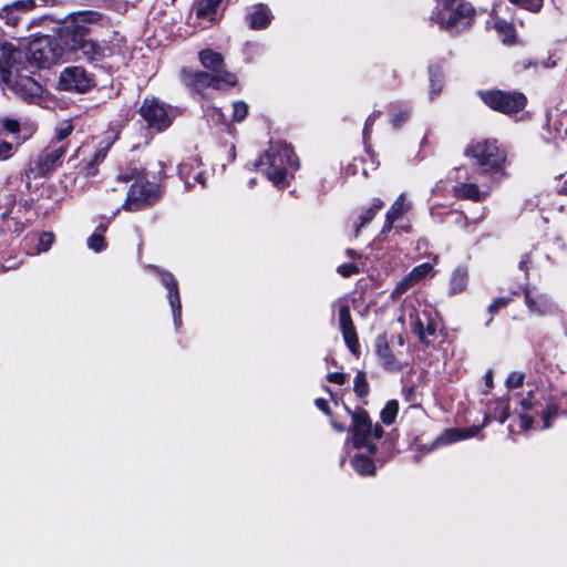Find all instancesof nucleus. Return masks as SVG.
Instances as JSON below:
<instances>
[{
	"mask_svg": "<svg viewBox=\"0 0 567 567\" xmlns=\"http://www.w3.org/2000/svg\"><path fill=\"white\" fill-rule=\"evenodd\" d=\"M558 413V409L556 405H549L546 411L543 413V429L546 430L550 426V420L556 417Z\"/></svg>",
	"mask_w": 567,
	"mask_h": 567,
	"instance_id": "obj_41",
	"label": "nucleus"
},
{
	"mask_svg": "<svg viewBox=\"0 0 567 567\" xmlns=\"http://www.w3.org/2000/svg\"><path fill=\"white\" fill-rule=\"evenodd\" d=\"M491 380H492L491 374H487V375H486V383H487V384H489Z\"/></svg>",
	"mask_w": 567,
	"mask_h": 567,
	"instance_id": "obj_60",
	"label": "nucleus"
},
{
	"mask_svg": "<svg viewBox=\"0 0 567 567\" xmlns=\"http://www.w3.org/2000/svg\"><path fill=\"white\" fill-rule=\"evenodd\" d=\"M509 416V413H508V405L507 403L505 402H501V412L498 415L495 414V417H497V420L501 422V423H504Z\"/></svg>",
	"mask_w": 567,
	"mask_h": 567,
	"instance_id": "obj_47",
	"label": "nucleus"
},
{
	"mask_svg": "<svg viewBox=\"0 0 567 567\" xmlns=\"http://www.w3.org/2000/svg\"><path fill=\"white\" fill-rule=\"evenodd\" d=\"M59 85L65 91L86 92L94 85V80L83 68H66L60 75Z\"/></svg>",
	"mask_w": 567,
	"mask_h": 567,
	"instance_id": "obj_11",
	"label": "nucleus"
},
{
	"mask_svg": "<svg viewBox=\"0 0 567 567\" xmlns=\"http://www.w3.org/2000/svg\"><path fill=\"white\" fill-rule=\"evenodd\" d=\"M329 382L336 383V384H343L346 382V375L340 372H332L329 373L327 377Z\"/></svg>",
	"mask_w": 567,
	"mask_h": 567,
	"instance_id": "obj_46",
	"label": "nucleus"
},
{
	"mask_svg": "<svg viewBox=\"0 0 567 567\" xmlns=\"http://www.w3.org/2000/svg\"><path fill=\"white\" fill-rule=\"evenodd\" d=\"M115 184L111 188L112 192L126 193L121 206L124 210L148 209L162 195L161 187L150 182L146 171L136 164H130L121 168L115 177Z\"/></svg>",
	"mask_w": 567,
	"mask_h": 567,
	"instance_id": "obj_3",
	"label": "nucleus"
},
{
	"mask_svg": "<svg viewBox=\"0 0 567 567\" xmlns=\"http://www.w3.org/2000/svg\"><path fill=\"white\" fill-rule=\"evenodd\" d=\"M354 471L360 475H373L375 467L370 457L364 455H355L351 460Z\"/></svg>",
	"mask_w": 567,
	"mask_h": 567,
	"instance_id": "obj_28",
	"label": "nucleus"
},
{
	"mask_svg": "<svg viewBox=\"0 0 567 567\" xmlns=\"http://www.w3.org/2000/svg\"><path fill=\"white\" fill-rule=\"evenodd\" d=\"M54 241V235L52 233H43L39 238V251H47Z\"/></svg>",
	"mask_w": 567,
	"mask_h": 567,
	"instance_id": "obj_39",
	"label": "nucleus"
},
{
	"mask_svg": "<svg viewBox=\"0 0 567 567\" xmlns=\"http://www.w3.org/2000/svg\"><path fill=\"white\" fill-rule=\"evenodd\" d=\"M402 215H398V214H394V215H386V218H385V224L383 226V231L385 230H389L392 226L393 223H395L399 217H401Z\"/></svg>",
	"mask_w": 567,
	"mask_h": 567,
	"instance_id": "obj_50",
	"label": "nucleus"
},
{
	"mask_svg": "<svg viewBox=\"0 0 567 567\" xmlns=\"http://www.w3.org/2000/svg\"><path fill=\"white\" fill-rule=\"evenodd\" d=\"M433 260H434V262H437V261H439V256H437V255H435V256L433 257Z\"/></svg>",
	"mask_w": 567,
	"mask_h": 567,
	"instance_id": "obj_63",
	"label": "nucleus"
},
{
	"mask_svg": "<svg viewBox=\"0 0 567 567\" xmlns=\"http://www.w3.org/2000/svg\"><path fill=\"white\" fill-rule=\"evenodd\" d=\"M12 154V144L0 140V159H6Z\"/></svg>",
	"mask_w": 567,
	"mask_h": 567,
	"instance_id": "obj_44",
	"label": "nucleus"
},
{
	"mask_svg": "<svg viewBox=\"0 0 567 567\" xmlns=\"http://www.w3.org/2000/svg\"><path fill=\"white\" fill-rule=\"evenodd\" d=\"M150 269L157 271L161 281L164 287L168 290V302L172 308L174 324L179 327L182 323L181 319V299L178 293L177 282L171 272L158 270L155 266H148Z\"/></svg>",
	"mask_w": 567,
	"mask_h": 567,
	"instance_id": "obj_13",
	"label": "nucleus"
},
{
	"mask_svg": "<svg viewBox=\"0 0 567 567\" xmlns=\"http://www.w3.org/2000/svg\"><path fill=\"white\" fill-rule=\"evenodd\" d=\"M359 270H360L359 266L353 262L340 265L337 269V271L343 278H348V277L359 272Z\"/></svg>",
	"mask_w": 567,
	"mask_h": 567,
	"instance_id": "obj_38",
	"label": "nucleus"
},
{
	"mask_svg": "<svg viewBox=\"0 0 567 567\" xmlns=\"http://www.w3.org/2000/svg\"><path fill=\"white\" fill-rule=\"evenodd\" d=\"M353 425V445L357 449L365 447L370 453H374L377 450L374 440H379L383 430L379 424L372 425L368 414L360 410L352 414Z\"/></svg>",
	"mask_w": 567,
	"mask_h": 567,
	"instance_id": "obj_6",
	"label": "nucleus"
},
{
	"mask_svg": "<svg viewBox=\"0 0 567 567\" xmlns=\"http://www.w3.org/2000/svg\"><path fill=\"white\" fill-rule=\"evenodd\" d=\"M474 14V9L468 3L460 4L447 20V28L467 27Z\"/></svg>",
	"mask_w": 567,
	"mask_h": 567,
	"instance_id": "obj_22",
	"label": "nucleus"
},
{
	"mask_svg": "<svg viewBox=\"0 0 567 567\" xmlns=\"http://www.w3.org/2000/svg\"><path fill=\"white\" fill-rule=\"evenodd\" d=\"M332 426L339 431V432H344L346 431V427L342 425V424H339L337 422H332Z\"/></svg>",
	"mask_w": 567,
	"mask_h": 567,
	"instance_id": "obj_54",
	"label": "nucleus"
},
{
	"mask_svg": "<svg viewBox=\"0 0 567 567\" xmlns=\"http://www.w3.org/2000/svg\"><path fill=\"white\" fill-rule=\"evenodd\" d=\"M34 0H21L1 9L0 17L10 25H17L22 14L34 8Z\"/></svg>",
	"mask_w": 567,
	"mask_h": 567,
	"instance_id": "obj_17",
	"label": "nucleus"
},
{
	"mask_svg": "<svg viewBox=\"0 0 567 567\" xmlns=\"http://www.w3.org/2000/svg\"><path fill=\"white\" fill-rule=\"evenodd\" d=\"M256 165L277 186L286 184L289 175L299 167L292 148L281 142L271 143Z\"/></svg>",
	"mask_w": 567,
	"mask_h": 567,
	"instance_id": "obj_4",
	"label": "nucleus"
},
{
	"mask_svg": "<svg viewBox=\"0 0 567 567\" xmlns=\"http://www.w3.org/2000/svg\"><path fill=\"white\" fill-rule=\"evenodd\" d=\"M403 343H404V342H403L402 337H399V344L402 347V346H403Z\"/></svg>",
	"mask_w": 567,
	"mask_h": 567,
	"instance_id": "obj_62",
	"label": "nucleus"
},
{
	"mask_svg": "<svg viewBox=\"0 0 567 567\" xmlns=\"http://www.w3.org/2000/svg\"><path fill=\"white\" fill-rule=\"evenodd\" d=\"M63 56L56 52L48 38H41L29 44L28 51L11 43L0 44V83L2 90L28 102H35L42 94V86L29 74L25 60L37 68H49Z\"/></svg>",
	"mask_w": 567,
	"mask_h": 567,
	"instance_id": "obj_1",
	"label": "nucleus"
},
{
	"mask_svg": "<svg viewBox=\"0 0 567 567\" xmlns=\"http://www.w3.org/2000/svg\"><path fill=\"white\" fill-rule=\"evenodd\" d=\"M371 219V216L364 217L362 224L368 223Z\"/></svg>",
	"mask_w": 567,
	"mask_h": 567,
	"instance_id": "obj_61",
	"label": "nucleus"
},
{
	"mask_svg": "<svg viewBox=\"0 0 567 567\" xmlns=\"http://www.w3.org/2000/svg\"><path fill=\"white\" fill-rule=\"evenodd\" d=\"M184 81L195 87H213V73L204 71L184 70Z\"/></svg>",
	"mask_w": 567,
	"mask_h": 567,
	"instance_id": "obj_23",
	"label": "nucleus"
},
{
	"mask_svg": "<svg viewBox=\"0 0 567 567\" xmlns=\"http://www.w3.org/2000/svg\"><path fill=\"white\" fill-rule=\"evenodd\" d=\"M480 431V427L472 426L467 430H460V429H453V430H446L444 433H442L435 442L426 450H424L422 453H426L431 451L434 446H443L447 445L467 437L475 436Z\"/></svg>",
	"mask_w": 567,
	"mask_h": 567,
	"instance_id": "obj_18",
	"label": "nucleus"
},
{
	"mask_svg": "<svg viewBox=\"0 0 567 567\" xmlns=\"http://www.w3.org/2000/svg\"><path fill=\"white\" fill-rule=\"evenodd\" d=\"M199 61L204 68L215 72L223 66L224 58L218 52L205 49L199 52Z\"/></svg>",
	"mask_w": 567,
	"mask_h": 567,
	"instance_id": "obj_24",
	"label": "nucleus"
},
{
	"mask_svg": "<svg viewBox=\"0 0 567 567\" xmlns=\"http://www.w3.org/2000/svg\"><path fill=\"white\" fill-rule=\"evenodd\" d=\"M2 125L10 133L19 132V123L16 120L3 118L2 120Z\"/></svg>",
	"mask_w": 567,
	"mask_h": 567,
	"instance_id": "obj_45",
	"label": "nucleus"
},
{
	"mask_svg": "<svg viewBox=\"0 0 567 567\" xmlns=\"http://www.w3.org/2000/svg\"><path fill=\"white\" fill-rule=\"evenodd\" d=\"M399 404L395 400L389 401L381 411V420L384 424L391 425L398 415Z\"/></svg>",
	"mask_w": 567,
	"mask_h": 567,
	"instance_id": "obj_33",
	"label": "nucleus"
},
{
	"mask_svg": "<svg viewBox=\"0 0 567 567\" xmlns=\"http://www.w3.org/2000/svg\"><path fill=\"white\" fill-rule=\"evenodd\" d=\"M236 83V75L230 72L219 69L218 71H215V73H213V89L227 90L229 87L235 86Z\"/></svg>",
	"mask_w": 567,
	"mask_h": 567,
	"instance_id": "obj_26",
	"label": "nucleus"
},
{
	"mask_svg": "<svg viewBox=\"0 0 567 567\" xmlns=\"http://www.w3.org/2000/svg\"><path fill=\"white\" fill-rule=\"evenodd\" d=\"M522 405H523V408H524V409H526V410H528V409H530V408H532V403H530L529 401L525 400V399H524V400H522Z\"/></svg>",
	"mask_w": 567,
	"mask_h": 567,
	"instance_id": "obj_55",
	"label": "nucleus"
},
{
	"mask_svg": "<svg viewBox=\"0 0 567 567\" xmlns=\"http://www.w3.org/2000/svg\"><path fill=\"white\" fill-rule=\"evenodd\" d=\"M432 86H433L432 92L437 93L441 91V86H439L437 89L435 87V84H433Z\"/></svg>",
	"mask_w": 567,
	"mask_h": 567,
	"instance_id": "obj_58",
	"label": "nucleus"
},
{
	"mask_svg": "<svg viewBox=\"0 0 567 567\" xmlns=\"http://www.w3.org/2000/svg\"><path fill=\"white\" fill-rule=\"evenodd\" d=\"M456 195L464 199L480 202L485 198V193L481 192L474 183H464L455 188Z\"/></svg>",
	"mask_w": 567,
	"mask_h": 567,
	"instance_id": "obj_25",
	"label": "nucleus"
},
{
	"mask_svg": "<svg viewBox=\"0 0 567 567\" xmlns=\"http://www.w3.org/2000/svg\"><path fill=\"white\" fill-rule=\"evenodd\" d=\"M339 311V327L343 337V340L348 349L354 354H359V339L357 331L350 315L349 305L344 300L337 302Z\"/></svg>",
	"mask_w": 567,
	"mask_h": 567,
	"instance_id": "obj_12",
	"label": "nucleus"
},
{
	"mask_svg": "<svg viewBox=\"0 0 567 567\" xmlns=\"http://www.w3.org/2000/svg\"><path fill=\"white\" fill-rule=\"evenodd\" d=\"M406 117V114H400L393 117L392 123L396 127L399 126Z\"/></svg>",
	"mask_w": 567,
	"mask_h": 567,
	"instance_id": "obj_53",
	"label": "nucleus"
},
{
	"mask_svg": "<svg viewBox=\"0 0 567 567\" xmlns=\"http://www.w3.org/2000/svg\"><path fill=\"white\" fill-rule=\"evenodd\" d=\"M413 209V204L408 194H400L396 199L392 203L391 208L388 213H405Z\"/></svg>",
	"mask_w": 567,
	"mask_h": 567,
	"instance_id": "obj_32",
	"label": "nucleus"
},
{
	"mask_svg": "<svg viewBox=\"0 0 567 567\" xmlns=\"http://www.w3.org/2000/svg\"><path fill=\"white\" fill-rule=\"evenodd\" d=\"M73 131V126L70 122H63L61 123L56 128H55V136L54 138L51 141V143L53 144H62L63 147H69V142L66 141V138L69 137V135L72 133Z\"/></svg>",
	"mask_w": 567,
	"mask_h": 567,
	"instance_id": "obj_31",
	"label": "nucleus"
},
{
	"mask_svg": "<svg viewBox=\"0 0 567 567\" xmlns=\"http://www.w3.org/2000/svg\"><path fill=\"white\" fill-rule=\"evenodd\" d=\"M140 115L145 121L147 127L156 132H162L172 124L171 112L155 97L143 101L140 107Z\"/></svg>",
	"mask_w": 567,
	"mask_h": 567,
	"instance_id": "obj_10",
	"label": "nucleus"
},
{
	"mask_svg": "<svg viewBox=\"0 0 567 567\" xmlns=\"http://www.w3.org/2000/svg\"><path fill=\"white\" fill-rule=\"evenodd\" d=\"M377 355L381 364L391 371H399L408 364L400 354L393 353L384 337L377 340Z\"/></svg>",
	"mask_w": 567,
	"mask_h": 567,
	"instance_id": "obj_15",
	"label": "nucleus"
},
{
	"mask_svg": "<svg viewBox=\"0 0 567 567\" xmlns=\"http://www.w3.org/2000/svg\"><path fill=\"white\" fill-rule=\"evenodd\" d=\"M470 281L467 266H457L451 272L449 280V292L452 296L462 293L466 290Z\"/></svg>",
	"mask_w": 567,
	"mask_h": 567,
	"instance_id": "obj_20",
	"label": "nucleus"
},
{
	"mask_svg": "<svg viewBox=\"0 0 567 567\" xmlns=\"http://www.w3.org/2000/svg\"><path fill=\"white\" fill-rule=\"evenodd\" d=\"M495 29L502 37V41L505 44L516 43V33L514 27L505 20H498L495 22Z\"/></svg>",
	"mask_w": 567,
	"mask_h": 567,
	"instance_id": "obj_29",
	"label": "nucleus"
},
{
	"mask_svg": "<svg viewBox=\"0 0 567 567\" xmlns=\"http://www.w3.org/2000/svg\"><path fill=\"white\" fill-rule=\"evenodd\" d=\"M412 331L416 334L420 342L424 344H430V337L434 336L436 332V324L430 318V316L425 312L415 313L412 317Z\"/></svg>",
	"mask_w": 567,
	"mask_h": 567,
	"instance_id": "obj_16",
	"label": "nucleus"
},
{
	"mask_svg": "<svg viewBox=\"0 0 567 567\" xmlns=\"http://www.w3.org/2000/svg\"><path fill=\"white\" fill-rule=\"evenodd\" d=\"M481 99L491 109L512 114L517 113L525 107L526 97L522 93H506L503 91H486L480 93Z\"/></svg>",
	"mask_w": 567,
	"mask_h": 567,
	"instance_id": "obj_8",
	"label": "nucleus"
},
{
	"mask_svg": "<svg viewBox=\"0 0 567 567\" xmlns=\"http://www.w3.org/2000/svg\"><path fill=\"white\" fill-rule=\"evenodd\" d=\"M455 0H444V7L449 8L451 3H453Z\"/></svg>",
	"mask_w": 567,
	"mask_h": 567,
	"instance_id": "obj_57",
	"label": "nucleus"
},
{
	"mask_svg": "<svg viewBox=\"0 0 567 567\" xmlns=\"http://www.w3.org/2000/svg\"><path fill=\"white\" fill-rule=\"evenodd\" d=\"M248 114V105L243 101H237L233 104V117L237 122H241Z\"/></svg>",
	"mask_w": 567,
	"mask_h": 567,
	"instance_id": "obj_36",
	"label": "nucleus"
},
{
	"mask_svg": "<svg viewBox=\"0 0 567 567\" xmlns=\"http://www.w3.org/2000/svg\"><path fill=\"white\" fill-rule=\"evenodd\" d=\"M221 0H198L195 4L196 16L198 18H206L216 12Z\"/></svg>",
	"mask_w": 567,
	"mask_h": 567,
	"instance_id": "obj_30",
	"label": "nucleus"
},
{
	"mask_svg": "<svg viewBox=\"0 0 567 567\" xmlns=\"http://www.w3.org/2000/svg\"><path fill=\"white\" fill-rule=\"evenodd\" d=\"M465 155L474 161L481 174L499 172L506 161V155L496 141L484 140L472 143L465 150Z\"/></svg>",
	"mask_w": 567,
	"mask_h": 567,
	"instance_id": "obj_5",
	"label": "nucleus"
},
{
	"mask_svg": "<svg viewBox=\"0 0 567 567\" xmlns=\"http://www.w3.org/2000/svg\"><path fill=\"white\" fill-rule=\"evenodd\" d=\"M106 153L107 148H99L89 154L85 148H78L75 155L68 161V164H73V167L79 169L75 181L95 177L99 173V165L105 159Z\"/></svg>",
	"mask_w": 567,
	"mask_h": 567,
	"instance_id": "obj_9",
	"label": "nucleus"
},
{
	"mask_svg": "<svg viewBox=\"0 0 567 567\" xmlns=\"http://www.w3.org/2000/svg\"><path fill=\"white\" fill-rule=\"evenodd\" d=\"M110 19L97 11H78L69 16L60 32V41L65 50L80 53L87 61H101L111 55L112 50L89 38L92 25L106 27Z\"/></svg>",
	"mask_w": 567,
	"mask_h": 567,
	"instance_id": "obj_2",
	"label": "nucleus"
},
{
	"mask_svg": "<svg viewBox=\"0 0 567 567\" xmlns=\"http://www.w3.org/2000/svg\"><path fill=\"white\" fill-rule=\"evenodd\" d=\"M251 29L261 30L269 25L272 16L267 6L259 3L252 8V11L246 17Z\"/></svg>",
	"mask_w": 567,
	"mask_h": 567,
	"instance_id": "obj_21",
	"label": "nucleus"
},
{
	"mask_svg": "<svg viewBox=\"0 0 567 567\" xmlns=\"http://www.w3.org/2000/svg\"><path fill=\"white\" fill-rule=\"evenodd\" d=\"M414 458H415V461H419L420 460V455L419 454L414 455Z\"/></svg>",
	"mask_w": 567,
	"mask_h": 567,
	"instance_id": "obj_64",
	"label": "nucleus"
},
{
	"mask_svg": "<svg viewBox=\"0 0 567 567\" xmlns=\"http://www.w3.org/2000/svg\"><path fill=\"white\" fill-rule=\"evenodd\" d=\"M316 406L324 412L326 414H330L328 402L324 399H317L316 400Z\"/></svg>",
	"mask_w": 567,
	"mask_h": 567,
	"instance_id": "obj_51",
	"label": "nucleus"
},
{
	"mask_svg": "<svg viewBox=\"0 0 567 567\" xmlns=\"http://www.w3.org/2000/svg\"><path fill=\"white\" fill-rule=\"evenodd\" d=\"M414 281L410 279V275L405 276L401 281L398 282L393 290V295L400 296L405 292L410 287H412Z\"/></svg>",
	"mask_w": 567,
	"mask_h": 567,
	"instance_id": "obj_40",
	"label": "nucleus"
},
{
	"mask_svg": "<svg viewBox=\"0 0 567 567\" xmlns=\"http://www.w3.org/2000/svg\"><path fill=\"white\" fill-rule=\"evenodd\" d=\"M560 190L567 193V181H565V185L560 188Z\"/></svg>",
	"mask_w": 567,
	"mask_h": 567,
	"instance_id": "obj_59",
	"label": "nucleus"
},
{
	"mask_svg": "<svg viewBox=\"0 0 567 567\" xmlns=\"http://www.w3.org/2000/svg\"><path fill=\"white\" fill-rule=\"evenodd\" d=\"M433 270V266L429 262L419 265L414 267L410 271V279L414 281V284L420 282L422 279H424L429 274H431Z\"/></svg>",
	"mask_w": 567,
	"mask_h": 567,
	"instance_id": "obj_34",
	"label": "nucleus"
},
{
	"mask_svg": "<svg viewBox=\"0 0 567 567\" xmlns=\"http://www.w3.org/2000/svg\"><path fill=\"white\" fill-rule=\"evenodd\" d=\"M107 224H100L94 233L89 237L87 239V246L90 249H92L95 252H100L105 249L106 245L104 241L103 234L105 233L107 228Z\"/></svg>",
	"mask_w": 567,
	"mask_h": 567,
	"instance_id": "obj_27",
	"label": "nucleus"
},
{
	"mask_svg": "<svg viewBox=\"0 0 567 567\" xmlns=\"http://www.w3.org/2000/svg\"><path fill=\"white\" fill-rule=\"evenodd\" d=\"M178 174L187 187H192L195 184H199L203 187L206 185L205 169L197 157H190L183 162L179 165Z\"/></svg>",
	"mask_w": 567,
	"mask_h": 567,
	"instance_id": "obj_14",
	"label": "nucleus"
},
{
	"mask_svg": "<svg viewBox=\"0 0 567 567\" xmlns=\"http://www.w3.org/2000/svg\"><path fill=\"white\" fill-rule=\"evenodd\" d=\"M524 382V375L518 372H513L508 375L506 384L508 388H519Z\"/></svg>",
	"mask_w": 567,
	"mask_h": 567,
	"instance_id": "obj_42",
	"label": "nucleus"
},
{
	"mask_svg": "<svg viewBox=\"0 0 567 567\" xmlns=\"http://www.w3.org/2000/svg\"><path fill=\"white\" fill-rule=\"evenodd\" d=\"M66 150L68 148L63 147L62 144L56 145L50 142L38 158L30 163L27 172L28 178L42 177L52 172L55 167L61 165Z\"/></svg>",
	"mask_w": 567,
	"mask_h": 567,
	"instance_id": "obj_7",
	"label": "nucleus"
},
{
	"mask_svg": "<svg viewBox=\"0 0 567 567\" xmlns=\"http://www.w3.org/2000/svg\"><path fill=\"white\" fill-rule=\"evenodd\" d=\"M354 392L362 398L369 393V383L364 372L360 371L354 378Z\"/></svg>",
	"mask_w": 567,
	"mask_h": 567,
	"instance_id": "obj_35",
	"label": "nucleus"
},
{
	"mask_svg": "<svg viewBox=\"0 0 567 567\" xmlns=\"http://www.w3.org/2000/svg\"><path fill=\"white\" fill-rule=\"evenodd\" d=\"M384 207V202L380 198H374L368 208L367 213H374L381 210Z\"/></svg>",
	"mask_w": 567,
	"mask_h": 567,
	"instance_id": "obj_48",
	"label": "nucleus"
},
{
	"mask_svg": "<svg viewBox=\"0 0 567 567\" xmlns=\"http://www.w3.org/2000/svg\"><path fill=\"white\" fill-rule=\"evenodd\" d=\"M512 3L519 6L532 12H538L543 7V0H509Z\"/></svg>",
	"mask_w": 567,
	"mask_h": 567,
	"instance_id": "obj_37",
	"label": "nucleus"
},
{
	"mask_svg": "<svg viewBox=\"0 0 567 567\" xmlns=\"http://www.w3.org/2000/svg\"><path fill=\"white\" fill-rule=\"evenodd\" d=\"M519 421H520V427L524 430L530 429L533 425V422H534L533 419L526 414L520 415Z\"/></svg>",
	"mask_w": 567,
	"mask_h": 567,
	"instance_id": "obj_49",
	"label": "nucleus"
},
{
	"mask_svg": "<svg viewBox=\"0 0 567 567\" xmlns=\"http://www.w3.org/2000/svg\"><path fill=\"white\" fill-rule=\"evenodd\" d=\"M509 302V299L508 298H505V297H502V298H498L496 300H494L489 307H488V311L489 312H496L498 311L501 308L507 306V303Z\"/></svg>",
	"mask_w": 567,
	"mask_h": 567,
	"instance_id": "obj_43",
	"label": "nucleus"
},
{
	"mask_svg": "<svg viewBox=\"0 0 567 567\" xmlns=\"http://www.w3.org/2000/svg\"><path fill=\"white\" fill-rule=\"evenodd\" d=\"M346 252H347V255H348L349 257H351V258L357 257V252H355L353 249H348Z\"/></svg>",
	"mask_w": 567,
	"mask_h": 567,
	"instance_id": "obj_56",
	"label": "nucleus"
},
{
	"mask_svg": "<svg viewBox=\"0 0 567 567\" xmlns=\"http://www.w3.org/2000/svg\"><path fill=\"white\" fill-rule=\"evenodd\" d=\"M373 121H374V116H372V115L367 118L365 125H364V128H363L364 137H367L368 134L370 133V128H371V126L373 124Z\"/></svg>",
	"mask_w": 567,
	"mask_h": 567,
	"instance_id": "obj_52",
	"label": "nucleus"
},
{
	"mask_svg": "<svg viewBox=\"0 0 567 567\" xmlns=\"http://www.w3.org/2000/svg\"><path fill=\"white\" fill-rule=\"evenodd\" d=\"M525 303L532 313L543 316L550 311L551 305L545 295L535 289H526Z\"/></svg>",
	"mask_w": 567,
	"mask_h": 567,
	"instance_id": "obj_19",
	"label": "nucleus"
}]
</instances>
